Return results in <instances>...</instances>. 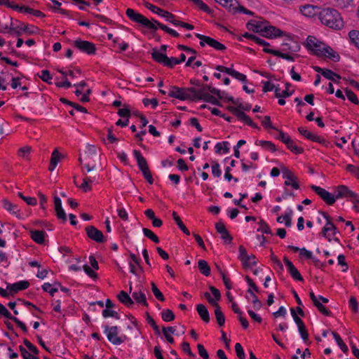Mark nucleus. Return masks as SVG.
Masks as SVG:
<instances>
[{"mask_svg": "<svg viewBox=\"0 0 359 359\" xmlns=\"http://www.w3.org/2000/svg\"><path fill=\"white\" fill-rule=\"evenodd\" d=\"M264 36L267 38L280 36L283 34V32L279 29L273 26H264L263 27Z\"/></svg>", "mask_w": 359, "mask_h": 359, "instance_id": "nucleus-20", "label": "nucleus"}, {"mask_svg": "<svg viewBox=\"0 0 359 359\" xmlns=\"http://www.w3.org/2000/svg\"><path fill=\"white\" fill-rule=\"evenodd\" d=\"M311 189L318 194L327 205H332L335 203L336 196L334 197L331 193L325 189L316 185H311Z\"/></svg>", "mask_w": 359, "mask_h": 359, "instance_id": "nucleus-8", "label": "nucleus"}, {"mask_svg": "<svg viewBox=\"0 0 359 359\" xmlns=\"http://www.w3.org/2000/svg\"><path fill=\"white\" fill-rule=\"evenodd\" d=\"M162 332L168 342L173 344L174 338L169 334V332L174 334L175 329L173 327H163Z\"/></svg>", "mask_w": 359, "mask_h": 359, "instance_id": "nucleus-40", "label": "nucleus"}, {"mask_svg": "<svg viewBox=\"0 0 359 359\" xmlns=\"http://www.w3.org/2000/svg\"><path fill=\"white\" fill-rule=\"evenodd\" d=\"M105 332L107 333V339L112 344L118 345L123 343L121 337H118V327L116 326L105 327Z\"/></svg>", "mask_w": 359, "mask_h": 359, "instance_id": "nucleus-14", "label": "nucleus"}, {"mask_svg": "<svg viewBox=\"0 0 359 359\" xmlns=\"http://www.w3.org/2000/svg\"><path fill=\"white\" fill-rule=\"evenodd\" d=\"M193 4H194L197 7H198L201 10L208 13H210L211 11L209 7L204 4L201 0H189Z\"/></svg>", "mask_w": 359, "mask_h": 359, "instance_id": "nucleus-56", "label": "nucleus"}, {"mask_svg": "<svg viewBox=\"0 0 359 359\" xmlns=\"http://www.w3.org/2000/svg\"><path fill=\"white\" fill-rule=\"evenodd\" d=\"M147 323L152 327L155 333L158 335L161 334L159 327L156 325L155 320L152 318V317L147 313Z\"/></svg>", "mask_w": 359, "mask_h": 359, "instance_id": "nucleus-57", "label": "nucleus"}, {"mask_svg": "<svg viewBox=\"0 0 359 359\" xmlns=\"http://www.w3.org/2000/svg\"><path fill=\"white\" fill-rule=\"evenodd\" d=\"M282 51L287 52L291 54L298 52L300 50L299 43L292 39H288L282 44Z\"/></svg>", "mask_w": 359, "mask_h": 359, "instance_id": "nucleus-16", "label": "nucleus"}, {"mask_svg": "<svg viewBox=\"0 0 359 359\" xmlns=\"http://www.w3.org/2000/svg\"><path fill=\"white\" fill-rule=\"evenodd\" d=\"M60 156H60L59 151H57V149H55L53 151L52 155H51L50 165L48 167V170L50 171H53L55 168L57 164L58 163V162L60 160Z\"/></svg>", "mask_w": 359, "mask_h": 359, "instance_id": "nucleus-30", "label": "nucleus"}, {"mask_svg": "<svg viewBox=\"0 0 359 359\" xmlns=\"http://www.w3.org/2000/svg\"><path fill=\"white\" fill-rule=\"evenodd\" d=\"M235 351L236 353V355L239 359H245V355L244 353V350L240 343H236L235 345Z\"/></svg>", "mask_w": 359, "mask_h": 359, "instance_id": "nucleus-63", "label": "nucleus"}, {"mask_svg": "<svg viewBox=\"0 0 359 359\" xmlns=\"http://www.w3.org/2000/svg\"><path fill=\"white\" fill-rule=\"evenodd\" d=\"M348 36L351 43L359 49V31L355 29L350 31Z\"/></svg>", "mask_w": 359, "mask_h": 359, "instance_id": "nucleus-41", "label": "nucleus"}, {"mask_svg": "<svg viewBox=\"0 0 359 359\" xmlns=\"http://www.w3.org/2000/svg\"><path fill=\"white\" fill-rule=\"evenodd\" d=\"M133 154L137 160V165L141 171L149 168L146 158L142 155L140 151L134 150Z\"/></svg>", "mask_w": 359, "mask_h": 359, "instance_id": "nucleus-21", "label": "nucleus"}, {"mask_svg": "<svg viewBox=\"0 0 359 359\" xmlns=\"http://www.w3.org/2000/svg\"><path fill=\"white\" fill-rule=\"evenodd\" d=\"M345 92H346L347 98L348 99L349 101H351V102H353L355 104H358L359 102H358V97H357L356 95L352 90L346 89Z\"/></svg>", "mask_w": 359, "mask_h": 359, "instance_id": "nucleus-62", "label": "nucleus"}, {"mask_svg": "<svg viewBox=\"0 0 359 359\" xmlns=\"http://www.w3.org/2000/svg\"><path fill=\"white\" fill-rule=\"evenodd\" d=\"M20 12L32 14L34 16L41 17V18H44L46 16V15L43 13H42L41 11H40L39 10H34V9L27 7V8H20Z\"/></svg>", "mask_w": 359, "mask_h": 359, "instance_id": "nucleus-43", "label": "nucleus"}, {"mask_svg": "<svg viewBox=\"0 0 359 359\" xmlns=\"http://www.w3.org/2000/svg\"><path fill=\"white\" fill-rule=\"evenodd\" d=\"M291 84L290 83H287L285 84V89H282V92H280V89L278 87H276L275 96L276 97H287L290 96L294 93V90L291 92L289 91V88Z\"/></svg>", "mask_w": 359, "mask_h": 359, "instance_id": "nucleus-25", "label": "nucleus"}, {"mask_svg": "<svg viewBox=\"0 0 359 359\" xmlns=\"http://www.w3.org/2000/svg\"><path fill=\"white\" fill-rule=\"evenodd\" d=\"M325 46L326 45L313 36H309L306 39V47L318 57H322L323 51Z\"/></svg>", "mask_w": 359, "mask_h": 359, "instance_id": "nucleus-5", "label": "nucleus"}, {"mask_svg": "<svg viewBox=\"0 0 359 359\" xmlns=\"http://www.w3.org/2000/svg\"><path fill=\"white\" fill-rule=\"evenodd\" d=\"M19 348L24 359H39L37 355H34L22 346H20Z\"/></svg>", "mask_w": 359, "mask_h": 359, "instance_id": "nucleus-47", "label": "nucleus"}, {"mask_svg": "<svg viewBox=\"0 0 359 359\" xmlns=\"http://www.w3.org/2000/svg\"><path fill=\"white\" fill-rule=\"evenodd\" d=\"M203 100L205 102L211 103L212 104L217 105V106H221V104L218 99L212 96V95L208 93L203 95Z\"/></svg>", "mask_w": 359, "mask_h": 359, "instance_id": "nucleus-55", "label": "nucleus"}, {"mask_svg": "<svg viewBox=\"0 0 359 359\" xmlns=\"http://www.w3.org/2000/svg\"><path fill=\"white\" fill-rule=\"evenodd\" d=\"M314 306L318 309V310L325 316H330L332 313L329 311L325 306L323 305L319 301L314 304Z\"/></svg>", "mask_w": 359, "mask_h": 359, "instance_id": "nucleus-59", "label": "nucleus"}, {"mask_svg": "<svg viewBox=\"0 0 359 359\" xmlns=\"http://www.w3.org/2000/svg\"><path fill=\"white\" fill-rule=\"evenodd\" d=\"M292 214V210L290 211L288 214H285L283 216H280L277 218V222L279 223H282L285 222V226L290 227L292 225V221L290 215Z\"/></svg>", "mask_w": 359, "mask_h": 359, "instance_id": "nucleus-51", "label": "nucleus"}, {"mask_svg": "<svg viewBox=\"0 0 359 359\" xmlns=\"http://www.w3.org/2000/svg\"><path fill=\"white\" fill-rule=\"evenodd\" d=\"M194 90L191 88H179L171 86L168 93L169 97H175L180 100H191L195 94L191 93Z\"/></svg>", "mask_w": 359, "mask_h": 359, "instance_id": "nucleus-4", "label": "nucleus"}, {"mask_svg": "<svg viewBox=\"0 0 359 359\" xmlns=\"http://www.w3.org/2000/svg\"><path fill=\"white\" fill-rule=\"evenodd\" d=\"M151 286L152 292L154 293L156 298L158 300H159L160 302H164L165 301L164 295L160 291V290L157 287L156 284L154 283H151Z\"/></svg>", "mask_w": 359, "mask_h": 359, "instance_id": "nucleus-49", "label": "nucleus"}, {"mask_svg": "<svg viewBox=\"0 0 359 359\" xmlns=\"http://www.w3.org/2000/svg\"><path fill=\"white\" fill-rule=\"evenodd\" d=\"M54 205L57 218L62 219L63 222H66L67 215L62 209L61 200L56 196L54 197Z\"/></svg>", "mask_w": 359, "mask_h": 359, "instance_id": "nucleus-19", "label": "nucleus"}, {"mask_svg": "<svg viewBox=\"0 0 359 359\" xmlns=\"http://www.w3.org/2000/svg\"><path fill=\"white\" fill-rule=\"evenodd\" d=\"M191 89L194 90L192 93L193 94H195L194 95V97L191 99V101L198 100H203V97L204 95L208 94V93H205L204 91V88L196 90L194 88L191 87Z\"/></svg>", "mask_w": 359, "mask_h": 359, "instance_id": "nucleus-52", "label": "nucleus"}, {"mask_svg": "<svg viewBox=\"0 0 359 359\" xmlns=\"http://www.w3.org/2000/svg\"><path fill=\"white\" fill-rule=\"evenodd\" d=\"M322 75L325 77L326 79H329V80H331L335 83H337V81L335 80V78H337V79H341V76L334 73V72H332V70L330 69H324V72H322Z\"/></svg>", "mask_w": 359, "mask_h": 359, "instance_id": "nucleus-44", "label": "nucleus"}, {"mask_svg": "<svg viewBox=\"0 0 359 359\" xmlns=\"http://www.w3.org/2000/svg\"><path fill=\"white\" fill-rule=\"evenodd\" d=\"M83 175L84 177L83 180V183L79 186V188H81L83 191L86 192L92 189V187L90 185V184L94 182L95 177H88L84 173Z\"/></svg>", "mask_w": 359, "mask_h": 359, "instance_id": "nucleus-33", "label": "nucleus"}, {"mask_svg": "<svg viewBox=\"0 0 359 359\" xmlns=\"http://www.w3.org/2000/svg\"><path fill=\"white\" fill-rule=\"evenodd\" d=\"M298 131L299 132V133L301 135L304 136L308 140H310L313 142H318V143L324 145L326 147H327L329 146L330 143L327 141H326V140L323 137L319 136L316 133H313L307 130L304 128L299 127L298 128Z\"/></svg>", "mask_w": 359, "mask_h": 359, "instance_id": "nucleus-10", "label": "nucleus"}, {"mask_svg": "<svg viewBox=\"0 0 359 359\" xmlns=\"http://www.w3.org/2000/svg\"><path fill=\"white\" fill-rule=\"evenodd\" d=\"M319 19L325 26L339 30L344 27V21L339 13L334 8H324L319 13Z\"/></svg>", "mask_w": 359, "mask_h": 359, "instance_id": "nucleus-2", "label": "nucleus"}, {"mask_svg": "<svg viewBox=\"0 0 359 359\" xmlns=\"http://www.w3.org/2000/svg\"><path fill=\"white\" fill-rule=\"evenodd\" d=\"M302 13L307 17H312L316 13V7L312 5H304L300 8Z\"/></svg>", "mask_w": 359, "mask_h": 359, "instance_id": "nucleus-38", "label": "nucleus"}, {"mask_svg": "<svg viewBox=\"0 0 359 359\" xmlns=\"http://www.w3.org/2000/svg\"><path fill=\"white\" fill-rule=\"evenodd\" d=\"M74 46L79 50L88 55H94L96 52L95 45L90 41L76 39L74 41Z\"/></svg>", "mask_w": 359, "mask_h": 359, "instance_id": "nucleus-7", "label": "nucleus"}, {"mask_svg": "<svg viewBox=\"0 0 359 359\" xmlns=\"http://www.w3.org/2000/svg\"><path fill=\"white\" fill-rule=\"evenodd\" d=\"M32 239L39 244H43L45 241V232L43 231L31 230Z\"/></svg>", "mask_w": 359, "mask_h": 359, "instance_id": "nucleus-23", "label": "nucleus"}, {"mask_svg": "<svg viewBox=\"0 0 359 359\" xmlns=\"http://www.w3.org/2000/svg\"><path fill=\"white\" fill-rule=\"evenodd\" d=\"M102 316L104 318L114 317L116 319L120 318V316L116 311H113V310H109V309H106L103 310Z\"/></svg>", "mask_w": 359, "mask_h": 359, "instance_id": "nucleus-61", "label": "nucleus"}, {"mask_svg": "<svg viewBox=\"0 0 359 359\" xmlns=\"http://www.w3.org/2000/svg\"><path fill=\"white\" fill-rule=\"evenodd\" d=\"M320 213L323 215L324 218L327 220L326 224L322 229V234L324 237L327 238L328 241H330L331 239L329 238L330 234L328 233L329 231H332V234L334 236L337 232V229L335 225L332 222V218L325 212H320Z\"/></svg>", "mask_w": 359, "mask_h": 359, "instance_id": "nucleus-11", "label": "nucleus"}, {"mask_svg": "<svg viewBox=\"0 0 359 359\" xmlns=\"http://www.w3.org/2000/svg\"><path fill=\"white\" fill-rule=\"evenodd\" d=\"M229 143L227 142H223L222 143H217L215 146V149L217 153H220L221 151H223V153L226 154L229 151V148L228 147Z\"/></svg>", "mask_w": 359, "mask_h": 359, "instance_id": "nucleus-58", "label": "nucleus"}, {"mask_svg": "<svg viewBox=\"0 0 359 359\" xmlns=\"http://www.w3.org/2000/svg\"><path fill=\"white\" fill-rule=\"evenodd\" d=\"M142 231L144 236L151 240L154 243H158L160 242L158 237L151 230L143 228Z\"/></svg>", "mask_w": 359, "mask_h": 359, "instance_id": "nucleus-48", "label": "nucleus"}, {"mask_svg": "<svg viewBox=\"0 0 359 359\" xmlns=\"http://www.w3.org/2000/svg\"><path fill=\"white\" fill-rule=\"evenodd\" d=\"M86 231L89 238L97 243H103L105 241L102 232L93 226H88L86 227Z\"/></svg>", "mask_w": 359, "mask_h": 359, "instance_id": "nucleus-13", "label": "nucleus"}, {"mask_svg": "<svg viewBox=\"0 0 359 359\" xmlns=\"http://www.w3.org/2000/svg\"><path fill=\"white\" fill-rule=\"evenodd\" d=\"M287 147L294 154H299L304 152L302 147H298L295 142L291 139V140L286 144Z\"/></svg>", "mask_w": 359, "mask_h": 359, "instance_id": "nucleus-46", "label": "nucleus"}, {"mask_svg": "<svg viewBox=\"0 0 359 359\" xmlns=\"http://www.w3.org/2000/svg\"><path fill=\"white\" fill-rule=\"evenodd\" d=\"M196 311L201 319L206 323L210 321L209 312L205 305L200 304L196 306Z\"/></svg>", "mask_w": 359, "mask_h": 359, "instance_id": "nucleus-24", "label": "nucleus"}, {"mask_svg": "<svg viewBox=\"0 0 359 359\" xmlns=\"http://www.w3.org/2000/svg\"><path fill=\"white\" fill-rule=\"evenodd\" d=\"M256 145H259L262 147H263L265 149H268L271 151L272 152H274L276 151V145L270 142V141H265V140H257L255 142Z\"/></svg>", "mask_w": 359, "mask_h": 359, "instance_id": "nucleus-39", "label": "nucleus"}, {"mask_svg": "<svg viewBox=\"0 0 359 359\" xmlns=\"http://www.w3.org/2000/svg\"><path fill=\"white\" fill-rule=\"evenodd\" d=\"M198 266L202 274L205 276H210V267L205 260L200 259L198 262Z\"/></svg>", "mask_w": 359, "mask_h": 359, "instance_id": "nucleus-34", "label": "nucleus"}, {"mask_svg": "<svg viewBox=\"0 0 359 359\" xmlns=\"http://www.w3.org/2000/svg\"><path fill=\"white\" fill-rule=\"evenodd\" d=\"M151 57L158 63L163 64L164 66H170V60H168V57L163 53L159 52L157 49L153 48L151 52Z\"/></svg>", "mask_w": 359, "mask_h": 359, "instance_id": "nucleus-17", "label": "nucleus"}, {"mask_svg": "<svg viewBox=\"0 0 359 359\" xmlns=\"http://www.w3.org/2000/svg\"><path fill=\"white\" fill-rule=\"evenodd\" d=\"M98 160V154L96 152L94 146H89L88 151H85L83 157L80 156L79 161L82 163L83 161H85L84 167L86 168L87 172H90L94 170L95 165V163Z\"/></svg>", "mask_w": 359, "mask_h": 359, "instance_id": "nucleus-3", "label": "nucleus"}, {"mask_svg": "<svg viewBox=\"0 0 359 359\" xmlns=\"http://www.w3.org/2000/svg\"><path fill=\"white\" fill-rule=\"evenodd\" d=\"M215 306V315L217 320V324L221 327L223 326L225 323V317L224 313L221 310V307L219 304H217Z\"/></svg>", "mask_w": 359, "mask_h": 359, "instance_id": "nucleus-29", "label": "nucleus"}, {"mask_svg": "<svg viewBox=\"0 0 359 359\" xmlns=\"http://www.w3.org/2000/svg\"><path fill=\"white\" fill-rule=\"evenodd\" d=\"M196 36L201 40L199 44L202 47H204L205 45L207 44L217 50H224L226 49V46L224 44L210 36L198 33L196 34Z\"/></svg>", "mask_w": 359, "mask_h": 359, "instance_id": "nucleus-6", "label": "nucleus"}, {"mask_svg": "<svg viewBox=\"0 0 359 359\" xmlns=\"http://www.w3.org/2000/svg\"><path fill=\"white\" fill-rule=\"evenodd\" d=\"M29 286V283L27 280H21L13 284H8L7 290L10 291L11 295L14 296L19 291L26 290Z\"/></svg>", "mask_w": 359, "mask_h": 359, "instance_id": "nucleus-15", "label": "nucleus"}, {"mask_svg": "<svg viewBox=\"0 0 359 359\" xmlns=\"http://www.w3.org/2000/svg\"><path fill=\"white\" fill-rule=\"evenodd\" d=\"M282 172L283 177L286 179L284 183L285 185L291 186L294 189H298L299 188L298 178L294 175V173L285 167L283 168Z\"/></svg>", "mask_w": 359, "mask_h": 359, "instance_id": "nucleus-12", "label": "nucleus"}, {"mask_svg": "<svg viewBox=\"0 0 359 359\" xmlns=\"http://www.w3.org/2000/svg\"><path fill=\"white\" fill-rule=\"evenodd\" d=\"M238 250H239L238 258L241 261L243 268L247 269V266H248V264H247V260L249 259L247 250L243 245L239 246Z\"/></svg>", "mask_w": 359, "mask_h": 359, "instance_id": "nucleus-32", "label": "nucleus"}, {"mask_svg": "<svg viewBox=\"0 0 359 359\" xmlns=\"http://www.w3.org/2000/svg\"><path fill=\"white\" fill-rule=\"evenodd\" d=\"M132 297L137 302L142 304L144 306H148L147 298L144 292L141 290L138 292H133L132 293Z\"/></svg>", "mask_w": 359, "mask_h": 359, "instance_id": "nucleus-28", "label": "nucleus"}, {"mask_svg": "<svg viewBox=\"0 0 359 359\" xmlns=\"http://www.w3.org/2000/svg\"><path fill=\"white\" fill-rule=\"evenodd\" d=\"M217 3L220 4L222 6L226 7L228 11L236 9L238 6L237 0H215Z\"/></svg>", "mask_w": 359, "mask_h": 359, "instance_id": "nucleus-37", "label": "nucleus"}, {"mask_svg": "<svg viewBox=\"0 0 359 359\" xmlns=\"http://www.w3.org/2000/svg\"><path fill=\"white\" fill-rule=\"evenodd\" d=\"M4 208L11 213L13 215H17L19 212V210L18 209V206L15 204H13L11 202L8 201L7 199H4L3 201Z\"/></svg>", "mask_w": 359, "mask_h": 359, "instance_id": "nucleus-36", "label": "nucleus"}, {"mask_svg": "<svg viewBox=\"0 0 359 359\" xmlns=\"http://www.w3.org/2000/svg\"><path fill=\"white\" fill-rule=\"evenodd\" d=\"M291 276L297 280L303 281V278L302 275L300 274L299 271L297 270V269L294 266L292 269H291L290 271H288Z\"/></svg>", "mask_w": 359, "mask_h": 359, "instance_id": "nucleus-64", "label": "nucleus"}, {"mask_svg": "<svg viewBox=\"0 0 359 359\" xmlns=\"http://www.w3.org/2000/svg\"><path fill=\"white\" fill-rule=\"evenodd\" d=\"M144 5L147 8L149 9L151 12L155 13L161 16H162L163 13L165 12V10H163L149 2L145 1L144 3Z\"/></svg>", "mask_w": 359, "mask_h": 359, "instance_id": "nucleus-50", "label": "nucleus"}, {"mask_svg": "<svg viewBox=\"0 0 359 359\" xmlns=\"http://www.w3.org/2000/svg\"><path fill=\"white\" fill-rule=\"evenodd\" d=\"M246 27L250 31H252L254 32H262L264 25L262 22H259L255 20H250L247 23Z\"/></svg>", "mask_w": 359, "mask_h": 359, "instance_id": "nucleus-27", "label": "nucleus"}, {"mask_svg": "<svg viewBox=\"0 0 359 359\" xmlns=\"http://www.w3.org/2000/svg\"><path fill=\"white\" fill-rule=\"evenodd\" d=\"M161 318L165 322H170L175 320V316L170 309H165L161 312Z\"/></svg>", "mask_w": 359, "mask_h": 359, "instance_id": "nucleus-45", "label": "nucleus"}, {"mask_svg": "<svg viewBox=\"0 0 359 359\" xmlns=\"http://www.w3.org/2000/svg\"><path fill=\"white\" fill-rule=\"evenodd\" d=\"M259 228L257 229L258 231H262L263 233L266 234H272L269 226L263 219L259 221Z\"/></svg>", "mask_w": 359, "mask_h": 359, "instance_id": "nucleus-54", "label": "nucleus"}, {"mask_svg": "<svg viewBox=\"0 0 359 359\" xmlns=\"http://www.w3.org/2000/svg\"><path fill=\"white\" fill-rule=\"evenodd\" d=\"M228 109L238 119L243 121L248 126L252 127L253 128L259 129L257 124L254 123L252 120L250 118L249 116L244 113V111L239 110L238 108H235V107L229 106L228 107Z\"/></svg>", "mask_w": 359, "mask_h": 359, "instance_id": "nucleus-9", "label": "nucleus"}, {"mask_svg": "<svg viewBox=\"0 0 359 359\" xmlns=\"http://www.w3.org/2000/svg\"><path fill=\"white\" fill-rule=\"evenodd\" d=\"M126 14L130 20L142 25L153 32H156L159 27L174 37H178L180 36L179 34L174 29L169 28L168 26L158 22L154 19L150 20L143 15L136 12L132 8H128L126 11Z\"/></svg>", "mask_w": 359, "mask_h": 359, "instance_id": "nucleus-1", "label": "nucleus"}, {"mask_svg": "<svg viewBox=\"0 0 359 359\" xmlns=\"http://www.w3.org/2000/svg\"><path fill=\"white\" fill-rule=\"evenodd\" d=\"M37 29L36 27H29L25 23L20 22L18 25H16L13 28V32L15 33L17 36H21L22 32H25L29 34H34L35 30Z\"/></svg>", "mask_w": 359, "mask_h": 359, "instance_id": "nucleus-18", "label": "nucleus"}, {"mask_svg": "<svg viewBox=\"0 0 359 359\" xmlns=\"http://www.w3.org/2000/svg\"><path fill=\"white\" fill-rule=\"evenodd\" d=\"M60 100L64 103V104H69L72 107H73L75 109H76L77 111H81V112H83V113H87V109L86 108L79 105V104L77 103H75V102H71L68 100H67L66 98L65 97H61L60 99Z\"/></svg>", "mask_w": 359, "mask_h": 359, "instance_id": "nucleus-42", "label": "nucleus"}, {"mask_svg": "<svg viewBox=\"0 0 359 359\" xmlns=\"http://www.w3.org/2000/svg\"><path fill=\"white\" fill-rule=\"evenodd\" d=\"M39 77L44 82H46L49 84L52 83V76L50 75V72L48 70H42L41 74L39 75Z\"/></svg>", "mask_w": 359, "mask_h": 359, "instance_id": "nucleus-60", "label": "nucleus"}, {"mask_svg": "<svg viewBox=\"0 0 359 359\" xmlns=\"http://www.w3.org/2000/svg\"><path fill=\"white\" fill-rule=\"evenodd\" d=\"M117 297L121 303H123L124 305H126L128 307L132 306L134 304L131 297L128 294L127 292H126L123 290H122L119 292Z\"/></svg>", "mask_w": 359, "mask_h": 359, "instance_id": "nucleus-26", "label": "nucleus"}, {"mask_svg": "<svg viewBox=\"0 0 359 359\" xmlns=\"http://www.w3.org/2000/svg\"><path fill=\"white\" fill-rule=\"evenodd\" d=\"M274 55L285 59L289 61L294 60V57L292 55V54L287 52L276 50V52L274 53Z\"/></svg>", "mask_w": 359, "mask_h": 359, "instance_id": "nucleus-53", "label": "nucleus"}, {"mask_svg": "<svg viewBox=\"0 0 359 359\" xmlns=\"http://www.w3.org/2000/svg\"><path fill=\"white\" fill-rule=\"evenodd\" d=\"M351 191L346 186H339L337 190L336 198H347Z\"/></svg>", "mask_w": 359, "mask_h": 359, "instance_id": "nucleus-35", "label": "nucleus"}, {"mask_svg": "<svg viewBox=\"0 0 359 359\" xmlns=\"http://www.w3.org/2000/svg\"><path fill=\"white\" fill-rule=\"evenodd\" d=\"M322 57H327L334 62H337L340 59L339 55L335 52L331 47L325 46L323 49Z\"/></svg>", "mask_w": 359, "mask_h": 359, "instance_id": "nucleus-22", "label": "nucleus"}, {"mask_svg": "<svg viewBox=\"0 0 359 359\" xmlns=\"http://www.w3.org/2000/svg\"><path fill=\"white\" fill-rule=\"evenodd\" d=\"M173 219L179 226V228L187 236L190 235V232L189 229L186 227V226L184 224L183 222L182 221L181 218L179 217L177 213L175 211L172 213Z\"/></svg>", "mask_w": 359, "mask_h": 359, "instance_id": "nucleus-31", "label": "nucleus"}]
</instances>
